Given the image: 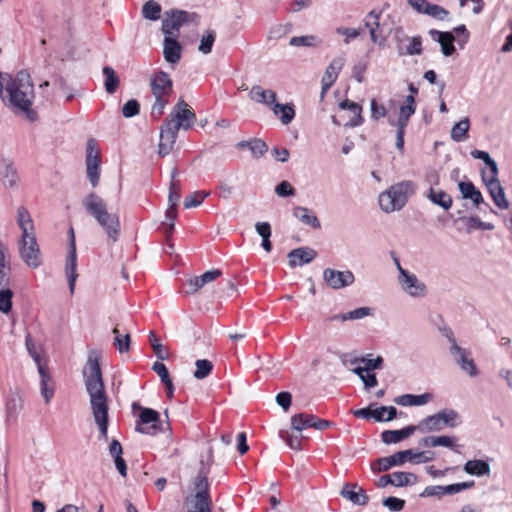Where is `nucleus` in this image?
Instances as JSON below:
<instances>
[{"label": "nucleus", "mask_w": 512, "mask_h": 512, "mask_svg": "<svg viewBox=\"0 0 512 512\" xmlns=\"http://www.w3.org/2000/svg\"><path fill=\"white\" fill-rule=\"evenodd\" d=\"M83 376L92 416L99 430V440H107L109 421L108 396L96 355H89L83 370Z\"/></svg>", "instance_id": "f257e3e1"}, {"label": "nucleus", "mask_w": 512, "mask_h": 512, "mask_svg": "<svg viewBox=\"0 0 512 512\" xmlns=\"http://www.w3.org/2000/svg\"><path fill=\"white\" fill-rule=\"evenodd\" d=\"M0 96L3 103L16 113H25L33 119L31 111L34 87L29 73L18 72L14 77L0 73Z\"/></svg>", "instance_id": "f03ea898"}, {"label": "nucleus", "mask_w": 512, "mask_h": 512, "mask_svg": "<svg viewBox=\"0 0 512 512\" xmlns=\"http://www.w3.org/2000/svg\"><path fill=\"white\" fill-rule=\"evenodd\" d=\"M15 222L20 231L17 238L19 256L29 268L37 269L42 264V257L34 220L27 208L19 206L16 209Z\"/></svg>", "instance_id": "7ed1b4c3"}, {"label": "nucleus", "mask_w": 512, "mask_h": 512, "mask_svg": "<svg viewBox=\"0 0 512 512\" xmlns=\"http://www.w3.org/2000/svg\"><path fill=\"white\" fill-rule=\"evenodd\" d=\"M87 211L103 228L107 236L115 242L118 239L120 231V221L116 213H111L107 209L106 202L97 194L90 193L82 201Z\"/></svg>", "instance_id": "20e7f679"}, {"label": "nucleus", "mask_w": 512, "mask_h": 512, "mask_svg": "<svg viewBox=\"0 0 512 512\" xmlns=\"http://www.w3.org/2000/svg\"><path fill=\"white\" fill-rule=\"evenodd\" d=\"M435 454L432 451H417L408 449L399 451L393 455L377 459L371 464L375 473L385 472L395 466H402L406 462L414 464L427 463L434 460Z\"/></svg>", "instance_id": "39448f33"}, {"label": "nucleus", "mask_w": 512, "mask_h": 512, "mask_svg": "<svg viewBox=\"0 0 512 512\" xmlns=\"http://www.w3.org/2000/svg\"><path fill=\"white\" fill-rule=\"evenodd\" d=\"M414 191L415 185L412 181L399 182L379 195V206L385 213L399 211Z\"/></svg>", "instance_id": "423d86ee"}, {"label": "nucleus", "mask_w": 512, "mask_h": 512, "mask_svg": "<svg viewBox=\"0 0 512 512\" xmlns=\"http://www.w3.org/2000/svg\"><path fill=\"white\" fill-rule=\"evenodd\" d=\"M195 493L185 498L187 512H212L209 483L205 476H197L193 482Z\"/></svg>", "instance_id": "0eeeda50"}, {"label": "nucleus", "mask_w": 512, "mask_h": 512, "mask_svg": "<svg viewBox=\"0 0 512 512\" xmlns=\"http://www.w3.org/2000/svg\"><path fill=\"white\" fill-rule=\"evenodd\" d=\"M461 424V418L453 409H444L421 420L417 430L421 433L439 432L444 427H456Z\"/></svg>", "instance_id": "6e6552de"}, {"label": "nucleus", "mask_w": 512, "mask_h": 512, "mask_svg": "<svg viewBox=\"0 0 512 512\" xmlns=\"http://www.w3.org/2000/svg\"><path fill=\"white\" fill-rule=\"evenodd\" d=\"M195 122L196 115L193 109L185 101L180 100L173 107L164 124L178 133L180 129H190Z\"/></svg>", "instance_id": "1a4fd4ad"}, {"label": "nucleus", "mask_w": 512, "mask_h": 512, "mask_svg": "<svg viewBox=\"0 0 512 512\" xmlns=\"http://www.w3.org/2000/svg\"><path fill=\"white\" fill-rule=\"evenodd\" d=\"M199 15L195 12H188L184 10L172 9L165 12V17L162 21V32L165 35L176 36L179 29L189 23L198 24Z\"/></svg>", "instance_id": "9d476101"}, {"label": "nucleus", "mask_w": 512, "mask_h": 512, "mask_svg": "<svg viewBox=\"0 0 512 512\" xmlns=\"http://www.w3.org/2000/svg\"><path fill=\"white\" fill-rule=\"evenodd\" d=\"M447 339L450 343L449 353L452 356L454 362L465 372L469 377H476L479 374V370L472 358L471 352L465 348L460 347L457 344L452 332L447 334Z\"/></svg>", "instance_id": "9b49d317"}, {"label": "nucleus", "mask_w": 512, "mask_h": 512, "mask_svg": "<svg viewBox=\"0 0 512 512\" xmlns=\"http://www.w3.org/2000/svg\"><path fill=\"white\" fill-rule=\"evenodd\" d=\"M397 282L401 291L413 299H423L428 294L426 284L409 270H401V275L397 276Z\"/></svg>", "instance_id": "f8f14e48"}, {"label": "nucleus", "mask_w": 512, "mask_h": 512, "mask_svg": "<svg viewBox=\"0 0 512 512\" xmlns=\"http://www.w3.org/2000/svg\"><path fill=\"white\" fill-rule=\"evenodd\" d=\"M396 51L400 56L421 55L423 52L422 37L417 35L408 36L402 27H398L393 32Z\"/></svg>", "instance_id": "ddd939ff"}, {"label": "nucleus", "mask_w": 512, "mask_h": 512, "mask_svg": "<svg viewBox=\"0 0 512 512\" xmlns=\"http://www.w3.org/2000/svg\"><path fill=\"white\" fill-rule=\"evenodd\" d=\"M86 172L93 187H96L100 179V152L95 140H89L86 146Z\"/></svg>", "instance_id": "4468645a"}, {"label": "nucleus", "mask_w": 512, "mask_h": 512, "mask_svg": "<svg viewBox=\"0 0 512 512\" xmlns=\"http://www.w3.org/2000/svg\"><path fill=\"white\" fill-rule=\"evenodd\" d=\"M325 283L334 290H339L351 286L355 281V276L350 270H336L326 268L323 271Z\"/></svg>", "instance_id": "2eb2a0df"}, {"label": "nucleus", "mask_w": 512, "mask_h": 512, "mask_svg": "<svg viewBox=\"0 0 512 512\" xmlns=\"http://www.w3.org/2000/svg\"><path fill=\"white\" fill-rule=\"evenodd\" d=\"M150 85L155 97H169L172 93V80L166 72L156 73L151 78Z\"/></svg>", "instance_id": "dca6fc26"}, {"label": "nucleus", "mask_w": 512, "mask_h": 512, "mask_svg": "<svg viewBox=\"0 0 512 512\" xmlns=\"http://www.w3.org/2000/svg\"><path fill=\"white\" fill-rule=\"evenodd\" d=\"M65 274L68 281L70 293L73 294L76 285V280L78 277L76 244L73 243V241L69 243V249L65 264Z\"/></svg>", "instance_id": "f3484780"}, {"label": "nucleus", "mask_w": 512, "mask_h": 512, "mask_svg": "<svg viewBox=\"0 0 512 512\" xmlns=\"http://www.w3.org/2000/svg\"><path fill=\"white\" fill-rule=\"evenodd\" d=\"M177 132L163 123L160 129L158 154L160 157L167 156L173 149L177 139Z\"/></svg>", "instance_id": "a211bd4d"}, {"label": "nucleus", "mask_w": 512, "mask_h": 512, "mask_svg": "<svg viewBox=\"0 0 512 512\" xmlns=\"http://www.w3.org/2000/svg\"><path fill=\"white\" fill-rule=\"evenodd\" d=\"M340 495L355 505L364 506L369 501L365 491L355 483L345 484L340 491Z\"/></svg>", "instance_id": "6ab92c4d"}, {"label": "nucleus", "mask_w": 512, "mask_h": 512, "mask_svg": "<svg viewBox=\"0 0 512 512\" xmlns=\"http://www.w3.org/2000/svg\"><path fill=\"white\" fill-rule=\"evenodd\" d=\"M317 256V252L309 247L293 249L288 253L290 267L302 266L310 263Z\"/></svg>", "instance_id": "aec40b11"}, {"label": "nucleus", "mask_w": 512, "mask_h": 512, "mask_svg": "<svg viewBox=\"0 0 512 512\" xmlns=\"http://www.w3.org/2000/svg\"><path fill=\"white\" fill-rule=\"evenodd\" d=\"M345 64V57L343 55L335 57L326 68L325 74L322 78L323 90L329 89L337 80L339 72Z\"/></svg>", "instance_id": "412c9836"}, {"label": "nucleus", "mask_w": 512, "mask_h": 512, "mask_svg": "<svg viewBox=\"0 0 512 512\" xmlns=\"http://www.w3.org/2000/svg\"><path fill=\"white\" fill-rule=\"evenodd\" d=\"M182 47L175 39V36L165 35L163 55L170 64H177L181 59Z\"/></svg>", "instance_id": "4be33fe9"}, {"label": "nucleus", "mask_w": 512, "mask_h": 512, "mask_svg": "<svg viewBox=\"0 0 512 512\" xmlns=\"http://www.w3.org/2000/svg\"><path fill=\"white\" fill-rule=\"evenodd\" d=\"M18 181V175L12 162L7 158H0V182L7 188H13Z\"/></svg>", "instance_id": "5701e85b"}, {"label": "nucleus", "mask_w": 512, "mask_h": 512, "mask_svg": "<svg viewBox=\"0 0 512 512\" xmlns=\"http://www.w3.org/2000/svg\"><path fill=\"white\" fill-rule=\"evenodd\" d=\"M133 410L140 409V422L142 424H152L150 429H157V422L159 420V413L151 408H142L137 403H133ZM137 431L145 434H149V428L137 427Z\"/></svg>", "instance_id": "b1692460"}, {"label": "nucleus", "mask_w": 512, "mask_h": 512, "mask_svg": "<svg viewBox=\"0 0 512 512\" xmlns=\"http://www.w3.org/2000/svg\"><path fill=\"white\" fill-rule=\"evenodd\" d=\"M416 429L417 426L411 425L400 430H385L381 434V439L387 445L396 444L410 437Z\"/></svg>", "instance_id": "393cba45"}, {"label": "nucleus", "mask_w": 512, "mask_h": 512, "mask_svg": "<svg viewBox=\"0 0 512 512\" xmlns=\"http://www.w3.org/2000/svg\"><path fill=\"white\" fill-rule=\"evenodd\" d=\"M456 438L452 436L439 435V436H427L420 440L419 444L423 447H446L451 450H455Z\"/></svg>", "instance_id": "a878e982"}, {"label": "nucleus", "mask_w": 512, "mask_h": 512, "mask_svg": "<svg viewBox=\"0 0 512 512\" xmlns=\"http://www.w3.org/2000/svg\"><path fill=\"white\" fill-rule=\"evenodd\" d=\"M339 107L340 109L348 110L350 112L351 118L346 123V126L357 127L364 122L362 117V107L358 103L350 100H344L339 103Z\"/></svg>", "instance_id": "bb28decb"}, {"label": "nucleus", "mask_w": 512, "mask_h": 512, "mask_svg": "<svg viewBox=\"0 0 512 512\" xmlns=\"http://www.w3.org/2000/svg\"><path fill=\"white\" fill-rule=\"evenodd\" d=\"M250 99L256 103L265 104L273 107L276 103V93L272 90H264L262 87L255 85L251 88L249 93Z\"/></svg>", "instance_id": "cd10ccee"}, {"label": "nucleus", "mask_w": 512, "mask_h": 512, "mask_svg": "<svg viewBox=\"0 0 512 512\" xmlns=\"http://www.w3.org/2000/svg\"><path fill=\"white\" fill-rule=\"evenodd\" d=\"M429 34L433 40L439 42L441 45V51L445 56H450L454 53V37L449 32H441L438 30H430Z\"/></svg>", "instance_id": "c85d7f7f"}, {"label": "nucleus", "mask_w": 512, "mask_h": 512, "mask_svg": "<svg viewBox=\"0 0 512 512\" xmlns=\"http://www.w3.org/2000/svg\"><path fill=\"white\" fill-rule=\"evenodd\" d=\"M222 275L221 270L213 269L205 272L201 276L194 277L188 280V286L190 287L189 293H195L199 289H201L206 284L216 280L218 277Z\"/></svg>", "instance_id": "c756f323"}, {"label": "nucleus", "mask_w": 512, "mask_h": 512, "mask_svg": "<svg viewBox=\"0 0 512 512\" xmlns=\"http://www.w3.org/2000/svg\"><path fill=\"white\" fill-rule=\"evenodd\" d=\"M433 400L431 393L421 395L404 394L395 398V403L401 406H421Z\"/></svg>", "instance_id": "7c9ffc66"}, {"label": "nucleus", "mask_w": 512, "mask_h": 512, "mask_svg": "<svg viewBox=\"0 0 512 512\" xmlns=\"http://www.w3.org/2000/svg\"><path fill=\"white\" fill-rule=\"evenodd\" d=\"M38 372L41 377V395L44 398L45 402L48 404L50 403L51 399L54 396V384L52 378L50 377V375L48 374V372L46 371L42 364H39Z\"/></svg>", "instance_id": "2f4dec72"}, {"label": "nucleus", "mask_w": 512, "mask_h": 512, "mask_svg": "<svg viewBox=\"0 0 512 512\" xmlns=\"http://www.w3.org/2000/svg\"><path fill=\"white\" fill-rule=\"evenodd\" d=\"M293 216L301 221L303 224L310 226L314 229H320L321 223L317 216L308 208L297 206L293 209Z\"/></svg>", "instance_id": "473e14b6"}, {"label": "nucleus", "mask_w": 512, "mask_h": 512, "mask_svg": "<svg viewBox=\"0 0 512 512\" xmlns=\"http://www.w3.org/2000/svg\"><path fill=\"white\" fill-rule=\"evenodd\" d=\"M427 198L435 205L440 206L444 210H448L452 206V198L443 190L430 187Z\"/></svg>", "instance_id": "72a5a7b5"}, {"label": "nucleus", "mask_w": 512, "mask_h": 512, "mask_svg": "<svg viewBox=\"0 0 512 512\" xmlns=\"http://www.w3.org/2000/svg\"><path fill=\"white\" fill-rule=\"evenodd\" d=\"M178 170L177 168H173L171 171V180L169 187V196H168V206L177 207L180 198H181V188L180 182L177 180Z\"/></svg>", "instance_id": "f704fd0d"}, {"label": "nucleus", "mask_w": 512, "mask_h": 512, "mask_svg": "<svg viewBox=\"0 0 512 512\" xmlns=\"http://www.w3.org/2000/svg\"><path fill=\"white\" fill-rule=\"evenodd\" d=\"M315 415L307 413H299L291 417L292 429L301 432L306 428H313Z\"/></svg>", "instance_id": "c9c22d12"}, {"label": "nucleus", "mask_w": 512, "mask_h": 512, "mask_svg": "<svg viewBox=\"0 0 512 512\" xmlns=\"http://www.w3.org/2000/svg\"><path fill=\"white\" fill-rule=\"evenodd\" d=\"M216 40V31L207 29L202 32L199 38L198 52L203 55H208L212 52L213 45Z\"/></svg>", "instance_id": "e433bc0d"}, {"label": "nucleus", "mask_w": 512, "mask_h": 512, "mask_svg": "<svg viewBox=\"0 0 512 512\" xmlns=\"http://www.w3.org/2000/svg\"><path fill=\"white\" fill-rule=\"evenodd\" d=\"M464 471L470 475H490V466L483 460H469L464 465Z\"/></svg>", "instance_id": "4c0bfd02"}, {"label": "nucleus", "mask_w": 512, "mask_h": 512, "mask_svg": "<svg viewBox=\"0 0 512 512\" xmlns=\"http://www.w3.org/2000/svg\"><path fill=\"white\" fill-rule=\"evenodd\" d=\"M272 110L279 117L282 124H289L295 117V111L291 104H274Z\"/></svg>", "instance_id": "58836bf2"}, {"label": "nucleus", "mask_w": 512, "mask_h": 512, "mask_svg": "<svg viewBox=\"0 0 512 512\" xmlns=\"http://www.w3.org/2000/svg\"><path fill=\"white\" fill-rule=\"evenodd\" d=\"M397 415L394 406H375L373 404V419L376 422H386L393 420Z\"/></svg>", "instance_id": "ea45409f"}, {"label": "nucleus", "mask_w": 512, "mask_h": 512, "mask_svg": "<svg viewBox=\"0 0 512 512\" xmlns=\"http://www.w3.org/2000/svg\"><path fill=\"white\" fill-rule=\"evenodd\" d=\"M381 12L371 11L365 18V26L369 29L371 40L378 41V29L380 27Z\"/></svg>", "instance_id": "a19ab883"}, {"label": "nucleus", "mask_w": 512, "mask_h": 512, "mask_svg": "<svg viewBox=\"0 0 512 512\" xmlns=\"http://www.w3.org/2000/svg\"><path fill=\"white\" fill-rule=\"evenodd\" d=\"M102 72L105 77L104 86L106 92L109 94L115 93L120 83L119 77L117 76L115 70L110 66H105Z\"/></svg>", "instance_id": "79ce46f5"}, {"label": "nucleus", "mask_w": 512, "mask_h": 512, "mask_svg": "<svg viewBox=\"0 0 512 512\" xmlns=\"http://www.w3.org/2000/svg\"><path fill=\"white\" fill-rule=\"evenodd\" d=\"M470 123L468 118H464L456 123L451 129V139L455 142H462L467 138Z\"/></svg>", "instance_id": "37998d69"}, {"label": "nucleus", "mask_w": 512, "mask_h": 512, "mask_svg": "<svg viewBox=\"0 0 512 512\" xmlns=\"http://www.w3.org/2000/svg\"><path fill=\"white\" fill-rule=\"evenodd\" d=\"M392 485L404 487L413 485L417 482V476L410 472L397 471L392 473Z\"/></svg>", "instance_id": "c03bdc74"}, {"label": "nucleus", "mask_w": 512, "mask_h": 512, "mask_svg": "<svg viewBox=\"0 0 512 512\" xmlns=\"http://www.w3.org/2000/svg\"><path fill=\"white\" fill-rule=\"evenodd\" d=\"M489 192H490V195L495 203V205L502 209V210H506L508 209L509 207V203L505 197V193H504V190H503V187L501 186V184H498V185H495L492 184V187L488 188Z\"/></svg>", "instance_id": "a18cd8bd"}, {"label": "nucleus", "mask_w": 512, "mask_h": 512, "mask_svg": "<svg viewBox=\"0 0 512 512\" xmlns=\"http://www.w3.org/2000/svg\"><path fill=\"white\" fill-rule=\"evenodd\" d=\"M289 44L294 47H317L321 44V40L314 35H303L292 37Z\"/></svg>", "instance_id": "49530a36"}, {"label": "nucleus", "mask_w": 512, "mask_h": 512, "mask_svg": "<svg viewBox=\"0 0 512 512\" xmlns=\"http://www.w3.org/2000/svg\"><path fill=\"white\" fill-rule=\"evenodd\" d=\"M112 333L114 334L113 344L117 348V350L120 353L128 352L130 349V340H131L130 334L129 333L121 334L118 327H115L113 329Z\"/></svg>", "instance_id": "de8ad7c7"}, {"label": "nucleus", "mask_w": 512, "mask_h": 512, "mask_svg": "<svg viewBox=\"0 0 512 512\" xmlns=\"http://www.w3.org/2000/svg\"><path fill=\"white\" fill-rule=\"evenodd\" d=\"M416 107L410 105H401L399 109V116L397 121L389 120L391 125L405 127L407 126L410 117L415 113Z\"/></svg>", "instance_id": "09e8293b"}, {"label": "nucleus", "mask_w": 512, "mask_h": 512, "mask_svg": "<svg viewBox=\"0 0 512 512\" xmlns=\"http://www.w3.org/2000/svg\"><path fill=\"white\" fill-rule=\"evenodd\" d=\"M161 6L153 1H147L142 7V15L145 19L156 21L160 18Z\"/></svg>", "instance_id": "8fccbe9b"}, {"label": "nucleus", "mask_w": 512, "mask_h": 512, "mask_svg": "<svg viewBox=\"0 0 512 512\" xmlns=\"http://www.w3.org/2000/svg\"><path fill=\"white\" fill-rule=\"evenodd\" d=\"M13 292L8 286L0 287V312L8 314L12 310Z\"/></svg>", "instance_id": "3c124183"}, {"label": "nucleus", "mask_w": 512, "mask_h": 512, "mask_svg": "<svg viewBox=\"0 0 512 512\" xmlns=\"http://www.w3.org/2000/svg\"><path fill=\"white\" fill-rule=\"evenodd\" d=\"M210 195L209 191H195L184 200V207L186 209L198 207L202 204L205 198Z\"/></svg>", "instance_id": "603ef678"}, {"label": "nucleus", "mask_w": 512, "mask_h": 512, "mask_svg": "<svg viewBox=\"0 0 512 512\" xmlns=\"http://www.w3.org/2000/svg\"><path fill=\"white\" fill-rule=\"evenodd\" d=\"M196 369L194 371V377L196 379L206 378L213 369V364L207 359H199L195 362Z\"/></svg>", "instance_id": "864d4df0"}, {"label": "nucleus", "mask_w": 512, "mask_h": 512, "mask_svg": "<svg viewBox=\"0 0 512 512\" xmlns=\"http://www.w3.org/2000/svg\"><path fill=\"white\" fill-rule=\"evenodd\" d=\"M23 407V399L18 394L11 395L6 402L8 416H16Z\"/></svg>", "instance_id": "5fc2aeb1"}, {"label": "nucleus", "mask_w": 512, "mask_h": 512, "mask_svg": "<svg viewBox=\"0 0 512 512\" xmlns=\"http://www.w3.org/2000/svg\"><path fill=\"white\" fill-rule=\"evenodd\" d=\"M353 372L361 378L364 385L368 388L375 387L378 384L375 374L369 373V371H365V369L361 366L355 367Z\"/></svg>", "instance_id": "6e6d98bb"}, {"label": "nucleus", "mask_w": 512, "mask_h": 512, "mask_svg": "<svg viewBox=\"0 0 512 512\" xmlns=\"http://www.w3.org/2000/svg\"><path fill=\"white\" fill-rule=\"evenodd\" d=\"M447 486L433 485L427 486L420 494L421 497H441L443 495H449Z\"/></svg>", "instance_id": "4d7b16f0"}, {"label": "nucleus", "mask_w": 512, "mask_h": 512, "mask_svg": "<svg viewBox=\"0 0 512 512\" xmlns=\"http://www.w3.org/2000/svg\"><path fill=\"white\" fill-rule=\"evenodd\" d=\"M371 354L367 355V357L362 358L360 360L356 359L354 362H362L365 364L363 367L365 371H371L375 369H380L383 365V358L381 356H377L376 358H371Z\"/></svg>", "instance_id": "13d9d810"}, {"label": "nucleus", "mask_w": 512, "mask_h": 512, "mask_svg": "<svg viewBox=\"0 0 512 512\" xmlns=\"http://www.w3.org/2000/svg\"><path fill=\"white\" fill-rule=\"evenodd\" d=\"M482 179L486 185L487 188L492 187V184L495 183V185L500 184L498 179V166L495 164V170L493 171L492 167H488V171L482 172Z\"/></svg>", "instance_id": "bf43d9fd"}, {"label": "nucleus", "mask_w": 512, "mask_h": 512, "mask_svg": "<svg viewBox=\"0 0 512 512\" xmlns=\"http://www.w3.org/2000/svg\"><path fill=\"white\" fill-rule=\"evenodd\" d=\"M149 341H150V344H151L156 356L161 360L166 359L167 353H166L163 345L160 343L159 339L156 337V335L154 334L153 331H151L149 333Z\"/></svg>", "instance_id": "052dcab7"}, {"label": "nucleus", "mask_w": 512, "mask_h": 512, "mask_svg": "<svg viewBox=\"0 0 512 512\" xmlns=\"http://www.w3.org/2000/svg\"><path fill=\"white\" fill-rule=\"evenodd\" d=\"M139 111L140 105L134 99L127 101L122 108V114L125 118L134 117L139 114Z\"/></svg>", "instance_id": "680f3d73"}, {"label": "nucleus", "mask_w": 512, "mask_h": 512, "mask_svg": "<svg viewBox=\"0 0 512 512\" xmlns=\"http://www.w3.org/2000/svg\"><path fill=\"white\" fill-rule=\"evenodd\" d=\"M249 150L255 158H260L267 151V146L264 141L260 139H254L249 143Z\"/></svg>", "instance_id": "e2e57ef3"}, {"label": "nucleus", "mask_w": 512, "mask_h": 512, "mask_svg": "<svg viewBox=\"0 0 512 512\" xmlns=\"http://www.w3.org/2000/svg\"><path fill=\"white\" fill-rule=\"evenodd\" d=\"M371 118L379 120L387 116V109L384 105L378 104L375 99L370 101Z\"/></svg>", "instance_id": "0e129e2a"}, {"label": "nucleus", "mask_w": 512, "mask_h": 512, "mask_svg": "<svg viewBox=\"0 0 512 512\" xmlns=\"http://www.w3.org/2000/svg\"><path fill=\"white\" fill-rule=\"evenodd\" d=\"M373 315V309L370 307H359L347 312L348 320H360Z\"/></svg>", "instance_id": "69168bd1"}, {"label": "nucleus", "mask_w": 512, "mask_h": 512, "mask_svg": "<svg viewBox=\"0 0 512 512\" xmlns=\"http://www.w3.org/2000/svg\"><path fill=\"white\" fill-rule=\"evenodd\" d=\"M383 505L390 511L399 512L404 508L405 501L396 497H387L383 500Z\"/></svg>", "instance_id": "338daca9"}, {"label": "nucleus", "mask_w": 512, "mask_h": 512, "mask_svg": "<svg viewBox=\"0 0 512 512\" xmlns=\"http://www.w3.org/2000/svg\"><path fill=\"white\" fill-rule=\"evenodd\" d=\"M283 441L294 450H299L301 446V436L289 434L288 432H281L280 434Z\"/></svg>", "instance_id": "774afa93"}]
</instances>
